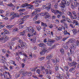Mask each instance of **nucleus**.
I'll list each match as a JSON object with an SVG mask.
<instances>
[{"label": "nucleus", "mask_w": 79, "mask_h": 79, "mask_svg": "<svg viewBox=\"0 0 79 79\" xmlns=\"http://www.w3.org/2000/svg\"><path fill=\"white\" fill-rule=\"evenodd\" d=\"M62 38V37L61 36H57L55 38V40H60Z\"/></svg>", "instance_id": "25"}, {"label": "nucleus", "mask_w": 79, "mask_h": 79, "mask_svg": "<svg viewBox=\"0 0 79 79\" xmlns=\"http://www.w3.org/2000/svg\"><path fill=\"white\" fill-rule=\"evenodd\" d=\"M23 27V26L22 25H20L19 27V28L20 29H22Z\"/></svg>", "instance_id": "63"}, {"label": "nucleus", "mask_w": 79, "mask_h": 79, "mask_svg": "<svg viewBox=\"0 0 79 79\" xmlns=\"http://www.w3.org/2000/svg\"><path fill=\"white\" fill-rule=\"evenodd\" d=\"M73 3H74V5L75 7H77V6H78L79 5V3H78V2H73Z\"/></svg>", "instance_id": "28"}, {"label": "nucleus", "mask_w": 79, "mask_h": 79, "mask_svg": "<svg viewBox=\"0 0 79 79\" xmlns=\"http://www.w3.org/2000/svg\"><path fill=\"white\" fill-rule=\"evenodd\" d=\"M66 20L69 23L70 22V20L69 18H66Z\"/></svg>", "instance_id": "56"}, {"label": "nucleus", "mask_w": 79, "mask_h": 79, "mask_svg": "<svg viewBox=\"0 0 79 79\" xmlns=\"http://www.w3.org/2000/svg\"><path fill=\"white\" fill-rule=\"evenodd\" d=\"M35 10L36 11L33 12L30 15V16L31 17H32L33 16L37 14V12H40L41 11V9H39V8L38 9H35Z\"/></svg>", "instance_id": "7"}, {"label": "nucleus", "mask_w": 79, "mask_h": 79, "mask_svg": "<svg viewBox=\"0 0 79 79\" xmlns=\"http://www.w3.org/2000/svg\"><path fill=\"white\" fill-rule=\"evenodd\" d=\"M36 73H38L39 74H40V70L39 69H37L36 71Z\"/></svg>", "instance_id": "48"}, {"label": "nucleus", "mask_w": 79, "mask_h": 79, "mask_svg": "<svg viewBox=\"0 0 79 79\" xmlns=\"http://www.w3.org/2000/svg\"><path fill=\"white\" fill-rule=\"evenodd\" d=\"M76 49V46L74 44H72L71 47L70 48V52L72 53Z\"/></svg>", "instance_id": "8"}, {"label": "nucleus", "mask_w": 79, "mask_h": 79, "mask_svg": "<svg viewBox=\"0 0 79 79\" xmlns=\"http://www.w3.org/2000/svg\"><path fill=\"white\" fill-rule=\"evenodd\" d=\"M64 68L66 71H67L69 69V68L67 66H64Z\"/></svg>", "instance_id": "39"}, {"label": "nucleus", "mask_w": 79, "mask_h": 79, "mask_svg": "<svg viewBox=\"0 0 79 79\" xmlns=\"http://www.w3.org/2000/svg\"><path fill=\"white\" fill-rule=\"evenodd\" d=\"M41 25L42 26L45 27H47L48 26L46 23H45L43 22H41Z\"/></svg>", "instance_id": "24"}, {"label": "nucleus", "mask_w": 79, "mask_h": 79, "mask_svg": "<svg viewBox=\"0 0 79 79\" xmlns=\"http://www.w3.org/2000/svg\"><path fill=\"white\" fill-rule=\"evenodd\" d=\"M53 57V55L52 54L49 55L47 57L46 59L47 60H49L52 58Z\"/></svg>", "instance_id": "21"}, {"label": "nucleus", "mask_w": 79, "mask_h": 79, "mask_svg": "<svg viewBox=\"0 0 79 79\" xmlns=\"http://www.w3.org/2000/svg\"><path fill=\"white\" fill-rule=\"evenodd\" d=\"M73 31L74 34H75L77 32V30H73Z\"/></svg>", "instance_id": "36"}, {"label": "nucleus", "mask_w": 79, "mask_h": 79, "mask_svg": "<svg viewBox=\"0 0 79 79\" xmlns=\"http://www.w3.org/2000/svg\"><path fill=\"white\" fill-rule=\"evenodd\" d=\"M41 16H43L45 15V19L47 18H49L51 17L50 15L48 12H45L44 13H41L40 14Z\"/></svg>", "instance_id": "4"}, {"label": "nucleus", "mask_w": 79, "mask_h": 79, "mask_svg": "<svg viewBox=\"0 0 79 79\" xmlns=\"http://www.w3.org/2000/svg\"><path fill=\"white\" fill-rule=\"evenodd\" d=\"M51 11L54 13L55 15H56V14H59L60 15L62 13L60 11H59L58 10H54V9H51Z\"/></svg>", "instance_id": "11"}, {"label": "nucleus", "mask_w": 79, "mask_h": 79, "mask_svg": "<svg viewBox=\"0 0 79 79\" xmlns=\"http://www.w3.org/2000/svg\"><path fill=\"white\" fill-rule=\"evenodd\" d=\"M57 5H58V4L56 3L55 4V5L54 6V7L55 8H56L57 7Z\"/></svg>", "instance_id": "61"}, {"label": "nucleus", "mask_w": 79, "mask_h": 79, "mask_svg": "<svg viewBox=\"0 0 79 79\" xmlns=\"http://www.w3.org/2000/svg\"><path fill=\"white\" fill-rule=\"evenodd\" d=\"M60 23L58 19L56 20V24H59Z\"/></svg>", "instance_id": "45"}, {"label": "nucleus", "mask_w": 79, "mask_h": 79, "mask_svg": "<svg viewBox=\"0 0 79 79\" xmlns=\"http://www.w3.org/2000/svg\"><path fill=\"white\" fill-rule=\"evenodd\" d=\"M17 38V37L13 38L11 40L12 41H14V40H15Z\"/></svg>", "instance_id": "60"}, {"label": "nucleus", "mask_w": 79, "mask_h": 79, "mask_svg": "<svg viewBox=\"0 0 79 79\" xmlns=\"http://www.w3.org/2000/svg\"><path fill=\"white\" fill-rule=\"evenodd\" d=\"M71 19H76L77 18L76 16H70Z\"/></svg>", "instance_id": "35"}, {"label": "nucleus", "mask_w": 79, "mask_h": 79, "mask_svg": "<svg viewBox=\"0 0 79 79\" xmlns=\"http://www.w3.org/2000/svg\"><path fill=\"white\" fill-rule=\"evenodd\" d=\"M60 51L62 54H63L64 53V51L63 48H61L60 49Z\"/></svg>", "instance_id": "32"}, {"label": "nucleus", "mask_w": 79, "mask_h": 79, "mask_svg": "<svg viewBox=\"0 0 79 79\" xmlns=\"http://www.w3.org/2000/svg\"><path fill=\"white\" fill-rule=\"evenodd\" d=\"M20 76V75H19V74H16V75H15V77L16 78H18V77H19Z\"/></svg>", "instance_id": "58"}, {"label": "nucleus", "mask_w": 79, "mask_h": 79, "mask_svg": "<svg viewBox=\"0 0 79 79\" xmlns=\"http://www.w3.org/2000/svg\"><path fill=\"white\" fill-rule=\"evenodd\" d=\"M29 17V15H27L24 17L23 19H22L19 20V22L20 24H23L24 23V22L25 21L26 19H27Z\"/></svg>", "instance_id": "3"}, {"label": "nucleus", "mask_w": 79, "mask_h": 79, "mask_svg": "<svg viewBox=\"0 0 79 79\" xmlns=\"http://www.w3.org/2000/svg\"><path fill=\"white\" fill-rule=\"evenodd\" d=\"M44 59V57H40L39 58V59L40 61H42V60H43Z\"/></svg>", "instance_id": "30"}, {"label": "nucleus", "mask_w": 79, "mask_h": 79, "mask_svg": "<svg viewBox=\"0 0 79 79\" xmlns=\"http://www.w3.org/2000/svg\"><path fill=\"white\" fill-rule=\"evenodd\" d=\"M61 77L62 78V79H64L65 78H66V77H65V75L64 74L61 75Z\"/></svg>", "instance_id": "33"}, {"label": "nucleus", "mask_w": 79, "mask_h": 79, "mask_svg": "<svg viewBox=\"0 0 79 79\" xmlns=\"http://www.w3.org/2000/svg\"><path fill=\"white\" fill-rule=\"evenodd\" d=\"M10 63L11 64H14L15 66L16 65V64H15V62L13 60L10 61Z\"/></svg>", "instance_id": "29"}, {"label": "nucleus", "mask_w": 79, "mask_h": 79, "mask_svg": "<svg viewBox=\"0 0 79 79\" xmlns=\"http://www.w3.org/2000/svg\"><path fill=\"white\" fill-rule=\"evenodd\" d=\"M18 53H16V55H19V54L21 55V54H22V52H21V51H18Z\"/></svg>", "instance_id": "41"}, {"label": "nucleus", "mask_w": 79, "mask_h": 79, "mask_svg": "<svg viewBox=\"0 0 79 79\" xmlns=\"http://www.w3.org/2000/svg\"><path fill=\"white\" fill-rule=\"evenodd\" d=\"M2 30V31L4 32V34H9V32L8 31L6 30H5L4 29H3Z\"/></svg>", "instance_id": "20"}, {"label": "nucleus", "mask_w": 79, "mask_h": 79, "mask_svg": "<svg viewBox=\"0 0 79 79\" xmlns=\"http://www.w3.org/2000/svg\"><path fill=\"white\" fill-rule=\"evenodd\" d=\"M27 6H28L29 7L28 9H32V7H33L32 5H30L28 4L27 3H26V4L23 5L22 6V7L25 8Z\"/></svg>", "instance_id": "9"}, {"label": "nucleus", "mask_w": 79, "mask_h": 79, "mask_svg": "<svg viewBox=\"0 0 79 79\" xmlns=\"http://www.w3.org/2000/svg\"><path fill=\"white\" fill-rule=\"evenodd\" d=\"M38 19V17L37 16H35L33 19L34 21H36Z\"/></svg>", "instance_id": "38"}, {"label": "nucleus", "mask_w": 79, "mask_h": 79, "mask_svg": "<svg viewBox=\"0 0 79 79\" xmlns=\"http://www.w3.org/2000/svg\"><path fill=\"white\" fill-rule=\"evenodd\" d=\"M63 45L64 46V48H65L66 49H68V46L66 45V44H63Z\"/></svg>", "instance_id": "44"}, {"label": "nucleus", "mask_w": 79, "mask_h": 79, "mask_svg": "<svg viewBox=\"0 0 79 79\" xmlns=\"http://www.w3.org/2000/svg\"><path fill=\"white\" fill-rule=\"evenodd\" d=\"M51 5V3H49L48 6H45V5H43L42 6V8H43V9H44L45 8L46 9H47L48 10V11H49L50 9Z\"/></svg>", "instance_id": "10"}, {"label": "nucleus", "mask_w": 79, "mask_h": 79, "mask_svg": "<svg viewBox=\"0 0 79 79\" xmlns=\"http://www.w3.org/2000/svg\"><path fill=\"white\" fill-rule=\"evenodd\" d=\"M35 6L36 7L38 6H39V4L38 3H37V2H35Z\"/></svg>", "instance_id": "49"}, {"label": "nucleus", "mask_w": 79, "mask_h": 79, "mask_svg": "<svg viewBox=\"0 0 79 79\" xmlns=\"http://www.w3.org/2000/svg\"><path fill=\"white\" fill-rule=\"evenodd\" d=\"M77 64L76 62H73V63H71L69 64V65L70 66V67H71L73 65H77Z\"/></svg>", "instance_id": "19"}, {"label": "nucleus", "mask_w": 79, "mask_h": 79, "mask_svg": "<svg viewBox=\"0 0 79 79\" xmlns=\"http://www.w3.org/2000/svg\"><path fill=\"white\" fill-rule=\"evenodd\" d=\"M59 62V61L56 59V60H53L52 63L54 65H56L57 63Z\"/></svg>", "instance_id": "16"}, {"label": "nucleus", "mask_w": 79, "mask_h": 79, "mask_svg": "<svg viewBox=\"0 0 79 79\" xmlns=\"http://www.w3.org/2000/svg\"><path fill=\"white\" fill-rule=\"evenodd\" d=\"M7 5L8 6H9L10 7H11V6H12V8L13 10H14L15 8V6H13L12 4L11 3L8 4Z\"/></svg>", "instance_id": "18"}, {"label": "nucleus", "mask_w": 79, "mask_h": 79, "mask_svg": "<svg viewBox=\"0 0 79 79\" xmlns=\"http://www.w3.org/2000/svg\"><path fill=\"white\" fill-rule=\"evenodd\" d=\"M55 42L54 40H49L48 41V42L47 43V44L48 45L50 46L51 45V44Z\"/></svg>", "instance_id": "15"}, {"label": "nucleus", "mask_w": 79, "mask_h": 79, "mask_svg": "<svg viewBox=\"0 0 79 79\" xmlns=\"http://www.w3.org/2000/svg\"><path fill=\"white\" fill-rule=\"evenodd\" d=\"M70 0H63L61 2V4H60L59 6L63 8L65 7V5H66L67 6H68L70 4Z\"/></svg>", "instance_id": "2"}, {"label": "nucleus", "mask_w": 79, "mask_h": 79, "mask_svg": "<svg viewBox=\"0 0 79 79\" xmlns=\"http://www.w3.org/2000/svg\"><path fill=\"white\" fill-rule=\"evenodd\" d=\"M64 24L65 26V27H66V28H67L68 26L67 24L66 23H64Z\"/></svg>", "instance_id": "62"}, {"label": "nucleus", "mask_w": 79, "mask_h": 79, "mask_svg": "<svg viewBox=\"0 0 79 79\" xmlns=\"http://www.w3.org/2000/svg\"><path fill=\"white\" fill-rule=\"evenodd\" d=\"M50 68V66L49 65H47V69L45 70V71L47 72V73H49V74H51L52 73V71L51 69H49V68Z\"/></svg>", "instance_id": "13"}, {"label": "nucleus", "mask_w": 79, "mask_h": 79, "mask_svg": "<svg viewBox=\"0 0 79 79\" xmlns=\"http://www.w3.org/2000/svg\"><path fill=\"white\" fill-rule=\"evenodd\" d=\"M68 15H69L71 16H72V14H71V12H69L68 13Z\"/></svg>", "instance_id": "57"}, {"label": "nucleus", "mask_w": 79, "mask_h": 79, "mask_svg": "<svg viewBox=\"0 0 79 79\" xmlns=\"http://www.w3.org/2000/svg\"><path fill=\"white\" fill-rule=\"evenodd\" d=\"M72 13H73V14L74 15V16H76L77 14H76V12H75L73 11L72 12Z\"/></svg>", "instance_id": "47"}, {"label": "nucleus", "mask_w": 79, "mask_h": 79, "mask_svg": "<svg viewBox=\"0 0 79 79\" xmlns=\"http://www.w3.org/2000/svg\"><path fill=\"white\" fill-rule=\"evenodd\" d=\"M18 31V29L16 27L13 30V31L14 32L17 31Z\"/></svg>", "instance_id": "42"}, {"label": "nucleus", "mask_w": 79, "mask_h": 79, "mask_svg": "<svg viewBox=\"0 0 79 79\" xmlns=\"http://www.w3.org/2000/svg\"><path fill=\"white\" fill-rule=\"evenodd\" d=\"M76 45L77 46L79 45V41L78 40H77L76 43Z\"/></svg>", "instance_id": "52"}, {"label": "nucleus", "mask_w": 79, "mask_h": 79, "mask_svg": "<svg viewBox=\"0 0 79 79\" xmlns=\"http://www.w3.org/2000/svg\"><path fill=\"white\" fill-rule=\"evenodd\" d=\"M46 32L45 35H47V34H48V33H49V34H50V32H51V34L52 35H53V34L52 31L50 32L49 30H46Z\"/></svg>", "instance_id": "14"}, {"label": "nucleus", "mask_w": 79, "mask_h": 79, "mask_svg": "<svg viewBox=\"0 0 79 79\" xmlns=\"http://www.w3.org/2000/svg\"><path fill=\"white\" fill-rule=\"evenodd\" d=\"M10 16L11 19H14L15 17H19V15L18 13L14 14V13L13 12H12L10 13Z\"/></svg>", "instance_id": "5"}, {"label": "nucleus", "mask_w": 79, "mask_h": 79, "mask_svg": "<svg viewBox=\"0 0 79 79\" xmlns=\"http://www.w3.org/2000/svg\"><path fill=\"white\" fill-rule=\"evenodd\" d=\"M29 56H30V57H32V54L31 53H29Z\"/></svg>", "instance_id": "64"}, {"label": "nucleus", "mask_w": 79, "mask_h": 79, "mask_svg": "<svg viewBox=\"0 0 79 79\" xmlns=\"http://www.w3.org/2000/svg\"><path fill=\"white\" fill-rule=\"evenodd\" d=\"M42 2L41 0H36V2L41 3Z\"/></svg>", "instance_id": "46"}, {"label": "nucleus", "mask_w": 79, "mask_h": 79, "mask_svg": "<svg viewBox=\"0 0 79 79\" xmlns=\"http://www.w3.org/2000/svg\"><path fill=\"white\" fill-rule=\"evenodd\" d=\"M17 40L18 41V42L21 43L22 44V45H19L18 46V48H21V47H23L25 46V43H23L22 41L20 40L19 38H18Z\"/></svg>", "instance_id": "6"}, {"label": "nucleus", "mask_w": 79, "mask_h": 79, "mask_svg": "<svg viewBox=\"0 0 79 79\" xmlns=\"http://www.w3.org/2000/svg\"><path fill=\"white\" fill-rule=\"evenodd\" d=\"M40 23V21L39 20L35 22V23L36 24H39Z\"/></svg>", "instance_id": "40"}, {"label": "nucleus", "mask_w": 79, "mask_h": 79, "mask_svg": "<svg viewBox=\"0 0 79 79\" xmlns=\"http://www.w3.org/2000/svg\"><path fill=\"white\" fill-rule=\"evenodd\" d=\"M49 27L50 28H52L53 27V26L52 24L48 25Z\"/></svg>", "instance_id": "51"}, {"label": "nucleus", "mask_w": 79, "mask_h": 79, "mask_svg": "<svg viewBox=\"0 0 79 79\" xmlns=\"http://www.w3.org/2000/svg\"><path fill=\"white\" fill-rule=\"evenodd\" d=\"M30 74L31 75L32 74V73L31 72H25L24 73H23V74Z\"/></svg>", "instance_id": "31"}, {"label": "nucleus", "mask_w": 79, "mask_h": 79, "mask_svg": "<svg viewBox=\"0 0 79 79\" xmlns=\"http://www.w3.org/2000/svg\"><path fill=\"white\" fill-rule=\"evenodd\" d=\"M25 11V9H22L19 10V12H24Z\"/></svg>", "instance_id": "43"}, {"label": "nucleus", "mask_w": 79, "mask_h": 79, "mask_svg": "<svg viewBox=\"0 0 79 79\" xmlns=\"http://www.w3.org/2000/svg\"><path fill=\"white\" fill-rule=\"evenodd\" d=\"M5 26V25H2L1 26H0V29H1L2 28H3L4 26Z\"/></svg>", "instance_id": "59"}, {"label": "nucleus", "mask_w": 79, "mask_h": 79, "mask_svg": "<svg viewBox=\"0 0 79 79\" xmlns=\"http://www.w3.org/2000/svg\"><path fill=\"white\" fill-rule=\"evenodd\" d=\"M25 32H29L28 34L27 35L29 37L32 36L33 35H36L37 34L36 32L35 31L34 28L32 27H26L25 31H24L23 32L20 33V35L23 36H25Z\"/></svg>", "instance_id": "1"}, {"label": "nucleus", "mask_w": 79, "mask_h": 79, "mask_svg": "<svg viewBox=\"0 0 79 79\" xmlns=\"http://www.w3.org/2000/svg\"><path fill=\"white\" fill-rule=\"evenodd\" d=\"M36 28L39 31L40 30V29H41V28L40 26H36Z\"/></svg>", "instance_id": "27"}, {"label": "nucleus", "mask_w": 79, "mask_h": 79, "mask_svg": "<svg viewBox=\"0 0 79 79\" xmlns=\"http://www.w3.org/2000/svg\"><path fill=\"white\" fill-rule=\"evenodd\" d=\"M41 50L42 52H41L40 53L41 55H43L45 53V52L47 51V50L46 48L44 47H42L41 48Z\"/></svg>", "instance_id": "12"}, {"label": "nucleus", "mask_w": 79, "mask_h": 79, "mask_svg": "<svg viewBox=\"0 0 79 79\" xmlns=\"http://www.w3.org/2000/svg\"><path fill=\"white\" fill-rule=\"evenodd\" d=\"M23 55L24 56H25L26 58H28V59L30 58L29 57H28L27 56V55H26V54H25V53L23 54Z\"/></svg>", "instance_id": "54"}, {"label": "nucleus", "mask_w": 79, "mask_h": 79, "mask_svg": "<svg viewBox=\"0 0 79 79\" xmlns=\"http://www.w3.org/2000/svg\"><path fill=\"white\" fill-rule=\"evenodd\" d=\"M13 27V25H8L6 27L8 29H10L12 27Z\"/></svg>", "instance_id": "34"}, {"label": "nucleus", "mask_w": 79, "mask_h": 79, "mask_svg": "<svg viewBox=\"0 0 79 79\" xmlns=\"http://www.w3.org/2000/svg\"><path fill=\"white\" fill-rule=\"evenodd\" d=\"M9 39V38L8 36H6L5 38V40L6 41V40H8Z\"/></svg>", "instance_id": "55"}, {"label": "nucleus", "mask_w": 79, "mask_h": 79, "mask_svg": "<svg viewBox=\"0 0 79 79\" xmlns=\"http://www.w3.org/2000/svg\"><path fill=\"white\" fill-rule=\"evenodd\" d=\"M30 40L33 43H35L36 40V38L35 37H34L32 39H30Z\"/></svg>", "instance_id": "17"}, {"label": "nucleus", "mask_w": 79, "mask_h": 79, "mask_svg": "<svg viewBox=\"0 0 79 79\" xmlns=\"http://www.w3.org/2000/svg\"><path fill=\"white\" fill-rule=\"evenodd\" d=\"M75 70V69H70V70H69V72H72V71H73Z\"/></svg>", "instance_id": "53"}, {"label": "nucleus", "mask_w": 79, "mask_h": 79, "mask_svg": "<svg viewBox=\"0 0 79 79\" xmlns=\"http://www.w3.org/2000/svg\"><path fill=\"white\" fill-rule=\"evenodd\" d=\"M69 38V37H66V38H64L63 39V40H62L63 41H64L65 40H67V39L68 38Z\"/></svg>", "instance_id": "50"}, {"label": "nucleus", "mask_w": 79, "mask_h": 79, "mask_svg": "<svg viewBox=\"0 0 79 79\" xmlns=\"http://www.w3.org/2000/svg\"><path fill=\"white\" fill-rule=\"evenodd\" d=\"M38 46L40 47H45V45L43 43H41L39 44Z\"/></svg>", "instance_id": "23"}, {"label": "nucleus", "mask_w": 79, "mask_h": 79, "mask_svg": "<svg viewBox=\"0 0 79 79\" xmlns=\"http://www.w3.org/2000/svg\"><path fill=\"white\" fill-rule=\"evenodd\" d=\"M65 21H66V20L65 19L61 20L60 21V23H63Z\"/></svg>", "instance_id": "37"}, {"label": "nucleus", "mask_w": 79, "mask_h": 79, "mask_svg": "<svg viewBox=\"0 0 79 79\" xmlns=\"http://www.w3.org/2000/svg\"><path fill=\"white\" fill-rule=\"evenodd\" d=\"M38 68V67H35V68H31L30 70L32 71H35Z\"/></svg>", "instance_id": "26"}, {"label": "nucleus", "mask_w": 79, "mask_h": 79, "mask_svg": "<svg viewBox=\"0 0 79 79\" xmlns=\"http://www.w3.org/2000/svg\"><path fill=\"white\" fill-rule=\"evenodd\" d=\"M75 41L76 40L74 39H70V41H69V42L70 43H74L75 42Z\"/></svg>", "instance_id": "22"}]
</instances>
